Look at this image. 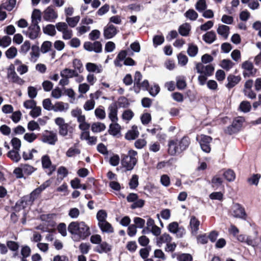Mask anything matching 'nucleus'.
Masks as SVG:
<instances>
[{"label": "nucleus", "instance_id": "c756f323", "mask_svg": "<svg viewBox=\"0 0 261 261\" xmlns=\"http://www.w3.org/2000/svg\"><path fill=\"white\" fill-rule=\"evenodd\" d=\"M216 39V35L215 32L214 31H210L207 32L203 36V40L208 44H211Z\"/></svg>", "mask_w": 261, "mask_h": 261}, {"label": "nucleus", "instance_id": "e2e57ef3", "mask_svg": "<svg viewBox=\"0 0 261 261\" xmlns=\"http://www.w3.org/2000/svg\"><path fill=\"white\" fill-rule=\"evenodd\" d=\"M192 256L188 253H182L177 255V259L178 261H192Z\"/></svg>", "mask_w": 261, "mask_h": 261}, {"label": "nucleus", "instance_id": "58836bf2", "mask_svg": "<svg viewBox=\"0 0 261 261\" xmlns=\"http://www.w3.org/2000/svg\"><path fill=\"white\" fill-rule=\"evenodd\" d=\"M80 18V16H76L72 17L66 16V21L68 26L71 28H74L79 23Z\"/></svg>", "mask_w": 261, "mask_h": 261}, {"label": "nucleus", "instance_id": "bb28decb", "mask_svg": "<svg viewBox=\"0 0 261 261\" xmlns=\"http://www.w3.org/2000/svg\"><path fill=\"white\" fill-rule=\"evenodd\" d=\"M218 34L223 37L225 39L228 37L229 33V27L227 25L220 24L217 29Z\"/></svg>", "mask_w": 261, "mask_h": 261}, {"label": "nucleus", "instance_id": "2f4dec72", "mask_svg": "<svg viewBox=\"0 0 261 261\" xmlns=\"http://www.w3.org/2000/svg\"><path fill=\"white\" fill-rule=\"evenodd\" d=\"M191 30V25L188 23H185L179 26V33L182 36H187Z\"/></svg>", "mask_w": 261, "mask_h": 261}, {"label": "nucleus", "instance_id": "8fccbe9b", "mask_svg": "<svg viewBox=\"0 0 261 261\" xmlns=\"http://www.w3.org/2000/svg\"><path fill=\"white\" fill-rule=\"evenodd\" d=\"M211 182L213 187L218 188L222 185L223 179L219 175H216L213 177Z\"/></svg>", "mask_w": 261, "mask_h": 261}, {"label": "nucleus", "instance_id": "c85d7f7f", "mask_svg": "<svg viewBox=\"0 0 261 261\" xmlns=\"http://www.w3.org/2000/svg\"><path fill=\"white\" fill-rule=\"evenodd\" d=\"M111 250V246L106 242H103L97 245L95 251L99 253H107Z\"/></svg>", "mask_w": 261, "mask_h": 261}, {"label": "nucleus", "instance_id": "69168bd1", "mask_svg": "<svg viewBox=\"0 0 261 261\" xmlns=\"http://www.w3.org/2000/svg\"><path fill=\"white\" fill-rule=\"evenodd\" d=\"M17 50L14 47H11L6 51V56L8 59H13L17 55Z\"/></svg>", "mask_w": 261, "mask_h": 261}, {"label": "nucleus", "instance_id": "4be33fe9", "mask_svg": "<svg viewBox=\"0 0 261 261\" xmlns=\"http://www.w3.org/2000/svg\"><path fill=\"white\" fill-rule=\"evenodd\" d=\"M241 80L240 76H236L232 74H230L227 76V80L228 83L226 85L227 88L231 89L237 84H238Z\"/></svg>", "mask_w": 261, "mask_h": 261}, {"label": "nucleus", "instance_id": "f704fd0d", "mask_svg": "<svg viewBox=\"0 0 261 261\" xmlns=\"http://www.w3.org/2000/svg\"><path fill=\"white\" fill-rule=\"evenodd\" d=\"M120 125L116 122H113L110 125L109 132L113 136H116L120 132Z\"/></svg>", "mask_w": 261, "mask_h": 261}, {"label": "nucleus", "instance_id": "b1692460", "mask_svg": "<svg viewBox=\"0 0 261 261\" xmlns=\"http://www.w3.org/2000/svg\"><path fill=\"white\" fill-rule=\"evenodd\" d=\"M172 237L168 233H164L156 239V243L158 246L161 247L164 243L166 244L170 243L172 241Z\"/></svg>", "mask_w": 261, "mask_h": 261}, {"label": "nucleus", "instance_id": "412c9836", "mask_svg": "<svg viewBox=\"0 0 261 261\" xmlns=\"http://www.w3.org/2000/svg\"><path fill=\"white\" fill-rule=\"evenodd\" d=\"M86 69L90 72H95L100 73L103 71V68L101 65H97L92 63H87L86 65Z\"/></svg>", "mask_w": 261, "mask_h": 261}, {"label": "nucleus", "instance_id": "a18cd8bd", "mask_svg": "<svg viewBox=\"0 0 261 261\" xmlns=\"http://www.w3.org/2000/svg\"><path fill=\"white\" fill-rule=\"evenodd\" d=\"M16 3V0H8L2 4V6L4 9L10 11L14 8Z\"/></svg>", "mask_w": 261, "mask_h": 261}, {"label": "nucleus", "instance_id": "6e6d98bb", "mask_svg": "<svg viewBox=\"0 0 261 261\" xmlns=\"http://www.w3.org/2000/svg\"><path fill=\"white\" fill-rule=\"evenodd\" d=\"M135 226H136V228H144L145 224V221L144 219L140 217H135L133 219Z\"/></svg>", "mask_w": 261, "mask_h": 261}, {"label": "nucleus", "instance_id": "5fc2aeb1", "mask_svg": "<svg viewBox=\"0 0 261 261\" xmlns=\"http://www.w3.org/2000/svg\"><path fill=\"white\" fill-rule=\"evenodd\" d=\"M207 7L205 0H199L195 5L196 9L199 12H203Z\"/></svg>", "mask_w": 261, "mask_h": 261}, {"label": "nucleus", "instance_id": "79ce46f5", "mask_svg": "<svg viewBox=\"0 0 261 261\" xmlns=\"http://www.w3.org/2000/svg\"><path fill=\"white\" fill-rule=\"evenodd\" d=\"M19 150H12L8 153V156L15 162H18L21 159L19 153Z\"/></svg>", "mask_w": 261, "mask_h": 261}, {"label": "nucleus", "instance_id": "13d9d810", "mask_svg": "<svg viewBox=\"0 0 261 261\" xmlns=\"http://www.w3.org/2000/svg\"><path fill=\"white\" fill-rule=\"evenodd\" d=\"M142 75L139 71H136L134 76V88L135 91H137V87L140 85V83L142 80Z\"/></svg>", "mask_w": 261, "mask_h": 261}, {"label": "nucleus", "instance_id": "e433bc0d", "mask_svg": "<svg viewBox=\"0 0 261 261\" xmlns=\"http://www.w3.org/2000/svg\"><path fill=\"white\" fill-rule=\"evenodd\" d=\"M31 252V248L29 246L25 245L22 246L21 249V261H26V258L30 255Z\"/></svg>", "mask_w": 261, "mask_h": 261}, {"label": "nucleus", "instance_id": "a211bd4d", "mask_svg": "<svg viewBox=\"0 0 261 261\" xmlns=\"http://www.w3.org/2000/svg\"><path fill=\"white\" fill-rule=\"evenodd\" d=\"M242 68L245 70L243 72L244 77L250 76L253 75L256 72V70L254 69L252 63L249 61H245L242 64Z\"/></svg>", "mask_w": 261, "mask_h": 261}, {"label": "nucleus", "instance_id": "4c0bfd02", "mask_svg": "<svg viewBox=\"0 0 261 261\" xmlns=\"http://www.w3.org/2000/svg\"><path fill=\"white\" fill-rule=\"evenodd\" d=\"M68 108V104L64 103L62 101L56 102L54 105L53 110L55 112H62L67 110Z\"/></svg>", "mask_w": 261, "mask_h": 261}, {"label": "nucleus", "instance_id": "f8f14e48", "mask_svg": "<svg viewBox=\"0 0 261 261\" xmlns=\"http://www.w3.org/2000/svg\"><path fill=\"white\" fill-rule=\"evenodd\" d=\"M84 48L89 51H94L96 53H100L102 51V44L99 41H95L92 43L87 41L84 43Z\"/></svg>", "mask_w": 261, "mask_h": 261}, {"label": "nucleus", "instance_id": "dca6fc26", "mask_svg": "<svg viewBox=\"0 0 261 261\" xmlns=\"http://www.w3.org/2000/svg\"><path fill=\"white\" fill-rule=\"evenodd\" d=\"M108 117L109 119L113 122H116L118 120V105L116 103H111L108 107Z\"/></svg>", "mask_w": 261, "mask_h": 261}, {"label": "nucleus", "instance_id": "052dcab7", "mask_svg": "<svg viewBox=\"0 0 261 261\" xmlns=\"http://www.w3.org/2000/svg\"><path fill=\"white\" fill-rule=\"evenodd\" d=\"M95 102L94 99H90L86 101L84 105L83 108L85 111H89L94 109Z\"/></svg>", "mask_w": 261, "mask_h": 261}, {"label": "nucleus", "instance_id": "20e7f679", "mask_svg": "<svg viewBox=\"0 0 261 261\" xmlns=\"http://www.w3.org/2000/svg\"><path fill=\"white\" fill-rule=\"evenodd\" d=\"M47 182L41 185L39 187L34 190L29 196L23 197L19 201L16 203V205H19L24 208L28 202H33L41 192L48 186Z\"/></svg>", "mask_w": 261, "mask_h": 261}, {"label": "nucleus", "instance_id": "1a4fd4ad", "mask_svg": "<svg viewBox=\"0 0 261 261\" xmlns=\"http://www.w3.org/2000/svg\"><path fill=\"white\" fill-rule=\"evenodd\" d=\"M58 17V12L53 6H48L43 12V18L47 21L55 22Z\"/></svg>", "mask_w": 261, "mask_h": 261}, {"label": "nucleus", "instance_id": "680f3d73", "mask_svg": "<svg viewBox=\"0 0 261 261\" xmlns=\"http://www.w3.org/2000/svg\"><path fill=\"white\" fill-rule=\"evenodd\" d=\"M37 138V135L34 133H25L23 136V139L29 143H32Z\"/></svg>", "mask_w": 261, "mask_h": 261}, {"label": "nucleus", "instance_id": "f03ea898", "mask_svg": "<svg viewBox=\"0 0 261 261\" xmlns=\"http://www.w3.org/2000/svg\"><path fill=\"white\" fill-rule=\"evenodd\" d=\"M190 144V140L188 137L171 140L168 142V153L171 155L179 154L188 148Z\"/></svg>", "mask_w": 261, "mask_h": 261}, {"label": "nucleus", "instance_id": "4d7b16f0", "mask_svg": "<svg viewBox=\"0 0 261 261\" xmlns=\"http://www.w3.org/2000/svg\"><path fill=\"white\" fill-rule=\"evenodd\" d=\"M198 47L196 45L194 44H190L187 50L188 54L190 57H195L198 53Z\"/></svg>", "mask_w": 261, "mask_h": 261}, {"label": "nucleus", "instance_id": "c03bdc74", "mask_svg": "<svg viewBox=\"0 0 261 261\" xmlns=\"http://www.w3.org/2000/svg\"><path fill=\"white\" fill-rule=\"evenodd\" d=\"M52 43L49 41H44L40 48V51L42 54H46L51 50Z\"/></svg>", "mask_w": 261, "mask_h": 261}, {"label": "nucleus", "instance_id": "0e129e2a", "mask_svg": "<svg viewBox=\"0 0 261 261\" xmlns=\"http://www.w3.org/2000/svg\"><path fill=\"white\" fill-rule=\"evenodd\" d=\"M11 42V39L8 36H5L3 38H0V46L6 47L8 46Z\"/></svg>", "mask_w": 261, "mask_h": 261}, {"label": "nucleus", "instance_id": "423d86ee", "mask_svg": "<svg viewBox=\"0 0 261 261\" xmlns=\"http://www.w3.org/2000/svg\"><path fill=\"white\" fill-rule=\"evenodd\" d=\"M22 33L30 39L35 40L40 35V28L39 25L31 23L26 30L22 31Z\"/></svg>", "mask_w": 261, "mask_h": 261}, {"label": "nucleus", "instance_id": "864d4df0", "mask_svg": "<svg viewBox=\"0 0 261 261\" xmlns=\"http://www.w3.org/2000/svg\"><path fill=\"white\" fill-rule=\"evenodd\" d=\"M81 153L80 150L75 147H71L69 148L67 151L66 154L69 158L74 157L77 154H79Z\"/></svg>", "mask_w": 261, "mask_h": 261}, {"label": "nucleus", "instance_id": "cd10ccee", "mask_svg": "<svg viewBox=\"0 0 261 261\" xmlns=\"http://www.w3.org/2000/svg\"><path fill=\"white\" fill-rule=\"evenodd\" d=\"M98 225L103 232L112 233L114 231L112 225L107 221L98 223Z\"/></svg>", "mask_w": 261, "mask_h": 261}, {"label": "nucleus", "instance_id": "2eb2a0df", "mask_svg": "<svg viewBox=\"0 0 261 261\" xmlns=\"http://www.w3.org/2000/svg\"><path fill=\"white\" fill-rule=\"evenodd\" d=\"M231 214L234 217L238 218H243L246 215L244 208L238 203H234L232 206Z\"/></svg>", "mask_w": 261, "mask_h": 261}, {"label": "nucleus", "instance_id": "6e6552de", "mask_svg": "<svg viewBox=\"0 0 261 261\" xmlns=\"http://www.w3.org/2000/svg\"><path fill=\"white\" fill-rule=\"evenodd\" d=\"M55 122L59 126V135L63 137L66 136L71 128L69 124L65 123L64 119L62 117L56 118Z\"/></svg>", "mask_w": 261, "mask_h": 261}, {"label": "nucleus", "instance_id": "a19ab883", "mask_svg": "<svg viewBox=\"0 0 261 261\" xmlns=\"http://www.w3.org/2000/svg\"><path fill=\"white\" fill-rule=\"evenodd\" d=\"M245 119L243 117H238L236 118L232 123V127L234 128L236 130H239L242 127Z\"/></svg>", "mask_w": 261, "mask_h": 261}, {"label": "nucleus", "instance_id": "09e8293b", "mask_svg": "<svg viewBox=\"0 0 261 261\" xmlns=\"http://www.w3.org/2000/svg\"><path fill=\"white\" fill-rule=\"evenodd\" d=\"M223 175L225 179L228 181H232L236 178V174L231 169H228L223 173Z\"/></svg>", "mask_w": 261, "mask_h": 261}, {"label": "nucleus", "instance_id": "4468645a", "mask_svg": "<svg viewBox=\"0 0 261 261\" xmlns=\"http://www.w3.org/2000/svg\"><path fill=\"white\" fill-rule=\"evenodd\" d=\"M41 163L43 169L48 170V175H51L52 173L55 171L56 167L52 165L51 160L48 155H44L42 156L41 158Z\"/></svg>", "mask_w": 261, "mask_h": 261}, {"label": "nucleus", "instance_id": "338daca9", "mask_svg": "<svg viewBox=\"0 0 261 261\" xmlns=\"http://www.w3.org/2000/svg\"><path fill=\"white\" fill-rule=\"evenodd\" d=\"M164 42V37L163 35H155L153 38V45L156 47L161 45Z\"/></svg>", "mask_w": 261, "mask_h": 261}, {"label": "nucleus", "instance_id": "9d476101", "mask_svg": "<svg viewBox=\"0 0 261 261\" xmlns=\"http://www.w3.org/2000/svg\"><path fill=\"white\" fill-rule=\"evenodd\" d=\"M195 68L197 73L208 76L212 75L214 71V67L213 65L209 64L204 66L202 63H196Z\"/></svg>", "mask_w": 261, "mask_h": 261}, {"label": "nucleus", "instance_id": "39448f33", "mask_svg": "<svg viewBox=\"0 0 261 261\" xmlns=\"http://www.w3.org/2000/svg\"><path fill=\"white\" fill-rule=\"evenodd\" d=\"M196 140L199 142L203 151L206 153L210 152L211 150V143L212 141V137L205 135H200L197 136Z\"/></svg>", "mask_w": 261, "mask_h": 261}, {"label": "nucleus", "instance_id": "ea45409f", "mask_svg": "<svg viewBox=\"0 0 261 261\" xmlns=\"http://www.w3.org/2000/svg\"><path fill=\"white\" fill-rule=\"evenodd\" d=\"M176 86L179 90L184 89L186 86L187 84L186 82V77L184 76H178L176 77Z\"/></svg>", "mask_w": 261, "mask_h": 261}, {"label": "nucleus", "instance_id": "5701e85b", "mask_svg": "<svg viewBox=\"0 0 261 261\" xmlns=\"http://www.w3.org/2000/svg\"><path fill=\"white\" fill-rule=\"evenodd\" d=\"M71 115L73 117L77 119L78 123L82 122L84 119H86L85 115L83 114L82 110L79 108L73 109L71 111Z\"/></svg>", "mask_w": 261, "mask_h": 261}, {"label": "nucleus", "instance_id": "393cba45", "mask_svg": "<svg viewBox=\"0 0 261 261\" xmlns=\"http://www.w3.org/2000/svg\"><path fill=\"white\" fill-rule=\"evenodd\" d=\"M139 132L137 126L134 125L132 129L127 132L125 135V138L128 140H134L138 137Z\"/></svg>", "mask_w": 261, "mask_h": 261}, {"label": "nucleus", "instance_id": "bf43d9fd", "mask_svg": "<svg viewBox=\"0 0 261 261\" xmlns=\"http://www.w3.org/2000/svg\"><path fill=\"white\" fill-rule=\"evenodd\" d=\"M139 185L138 182V176L134 174L132 176L129 182V186L131 189H136Z\"/></svg>", "mask_w": 261, "mask_h": 261}, {"label": "nucleus", "instance_id": "37998d69", "mask_svg": "<svg viewBox=\"0 0 261 261\" xmlns=\"http://www.w3.org/2000/svg\"><path fill=\"white\" fill-rule=\"evenodd\" d=\"M185 16L192 21H194L198 18V13L193 9H189L186 12Z\"/></svg>", "mask_w": 261, "mask_h": 261}, {"label": "nucleus", "instance_id": "de8ad7c7", "mask_svg": "<svg viewBox=\"0 0 261 261\" xmlns=\"http://www.w3.org/2000/svg\"><path fill=\"white\" fill-rule=\"evenodd\" d=\"M234 63L230 60L224 59L222 60L220 63L221 67L226 71H228L231 69Z\"/></svg>", "mask_w": 261, "mask_h": 261}, {"label": "nucleus", "instance_id": "7c9ffc66", "mask_svg": "<svg viewBox=\"0 0 261 261\" xmlns=\"http://www.w3.org/2000/svg\"><path fill=\"white\" fill-rule=\"evenodd\" d=\"M43 32L50 36H54L56 34L55 26L51 24H48L42 28Z\"/></svg>", "mask_w": 261, "mask_h": 261}, {"label": "nucleus", "instance_id": "c9c22d12", "mask_svg": "<svg viewBox=\"0 0 261 261\" xmlns=\"http://www.w3.org/2000/svg\"><path fill=\"white\" fill-rule=\"evenodd\" d=\"M32 24L38 25L39 22L41 21V12L39 10L35 9L33 11L32 16Z\"/></svg>", "mask_w": 261, "mask_h": 261}, {"label": "nucleus", "instance_id": "72a5a7b5", "mask_svg": "<svg viewBox=\"0 0 261 261\" xmlns=\"http://www.w3.org/2000/svg\"><path fill=\"white\" fill-rule=\"evenodd\" d=\"M60 74L62 77L69 79L77 75V72L74 70L65 68L61 71Z\"/></svg>", "mask_w": 261, "mask_h": 261}, {"label": "nucleus", "instance_id": "ddd939ff", "mask_svg": "<svg viewBox=\"0 0 261 261\" xmlns=\"http://www.w3.org/2000/svg\"><path fill=\"white\" fill-rule=\"evenodd\" d=\"M168 230L174 234H176L177 236L181 238L185 233L184 228L179 227L178 224L176 222L170 223L168 226Z\"/></svg>", "mask_w": 261, "mask_h": 261}, {"label": "nucleus", "instance_id": "f3484780", "mask_svg": "<svg viewBox=\"0 0 261 261\" xmlns=\"http://www.w3.org/2000/svg\"><path fill=\"white\" fill-rule=\"evenodd\" d=\"M117 29L113 24H110L109 23L104 28L103 36L107 39L113 38L117 34Z\"/></svg>", "mask_w": 261, "mask_h": 261}, {"label": "nucleus", "instance_id": "f257e3e1", "mask_svg": "<svg viewBox=\"0 0 261 261\" xmlns=\"http://www.w3.org/2000/svg\"><path fill=\"white\" fill-rule=\"evenodd\" d=\"M68 230L75 241L84 240L91 234L89 227L84 222H71L68 226Z\"/></svg>", "mask_w": 261, "mask_h": 261}, {"label": "nucleus", "instance_id": "aec40b11", "mask_svg": "<svg viewBox=\"0 0 261 261\" xmlns=\"http://www.w3.org/2000/svg\"><path fill=\"white\" fill-rule=\"evenodd\" d=\"M200 225V221L194 216H192L190 220V227L191 229V233L193 235L197 234L199 230V226Z\"/></svg>", "mask_w": 261, "mask_h": 261}, {"label": "nucleus", "instance_id": "473e14b6", "mask_svg": "<svg viewBox=\"0 0 261 261\" xmlns=\"http://www.w3.org/2000/svg\"><path fill=\"white\" fill-rule=\"evenodd\" d=\"M106 126L103 123L96 122L91 125V130L93 133H99L105 130Z\"/></svg>", "mask_w": 261, "mask_h": 261}, {"label": "nucleus", "instance_id": "0eeeda50", "mask_svg": "<svg viewBox=\"0 0 261 261\" xmlns=\"http://www.w3.org/2000/svg\"><path fill=\"white\" fill-rule=\"evenodd\" d=\"M7 77L10 82L19 85H22L24 83V81L18 76L16 73L14 66L13 64L10 65L8 68Z\"/></svg>", "mask_w": 261, "mask_h": 261}, {"label": "nucleus", "instance_id": "a878e982", "mask_svg": "<svg viewBox=\"0 0 261 261\" xmlns=\"http://www.w3.org/2000/svg\"><path fill=\"white\" fill-rule=\"evenodd\" d=\"M7 246L10 250L14 252L13 255L14 257L19 256L18 250L19 245L17 242L12 241H9L7 242Z\"/></svg>", "mask_w": 261, "mask_h": 261}, {"label": "nucleus", "instance_id": "9b49d317", "mask_svg": "<svg viewBox=\"0 0 261 261\" xmlns=\"http://www.w3.org/2000/svg\"><path fill=\"white\" fill-rule=\"evenodd\" d=\"M41 141L50 145H55L58 140L57 134L53 131H45L42 135Z\"/></svg>", "mask_w": 261, "mask_h": 261}, {"label": "nucleus", "instance_id": "7ed1b4c3", "mask_svg": "<svg viewBox=\"0 0 261 261\" xmlns=\"http://www.w3.org/2000/svg\"><path fill=\"white\" fill-rule=\"evenodd\" d=\"M137 154L138 153L136 151L129 150L127 155H122L121 164L127 171L133 170L136 165L138 161Z\"/></svg>", "mask_w": 261, "mask_h": 261}, {"label": "nucleus", "instance_id": "774afa93", "mask_svg": "<svg viewBox=\"0 0 261 261\" xmlns=\"http://www.w3.org/2000/svg\"><path fill=\"white\" fill-rule=\"evenodd\" d=\"M94 113L96 117L99 119L102 120L106 118V112L103 109L97 108Z\"/></svg>", "mask_w": 261, "mask_h": 261}, {"label": "nucleus", "instance_id": "603ef678", "mask_svg": "<svg viewBox=\"0 0 261 261\" xmlns=\"http://www.w3.org/2000/svg\"><path fill=\"white\" fill-rule=\"evenodd\" d=\"M107 218V213L106 211L101 210L98 211L96 215V218L98 220V223L103 221H106Z\"/></svg>", "mask_w": 261, "mask_h": 261}, {"label": "nucleus", "instance_id": "49530a36", "mask_svg": "<svg viewBox=\"0 0 261 261\" xmlns=\"http://www.w3.org/2000/svg\"><path fill=\"white\" fill-rule=\"evenodd\" d=\"M134 116V112L130 109L123 111L122 115V118L123 120L128 123Z\"/></svg>", "mask_w": 261, "mask_h": 261}, {"label": "nucleus", "instance_id": "6ab92c4d", "mask_svg": "<svg viewBox=\"0 0 261 261\" xmlns=\"http://www.w3.org/2000/svg\"><path fill=\"white\" fill-rule=\"evenodd\" d=\"M40 49L38 45H33L30 53V60L31 62L35 63L40 57Z\"/></svg>", "mask_w": 261, "mask_h": 261}, {"label": "nucleus", "instance_id": "3c124183", "mask_svg": "<svg viewBox=\"0 0 261 261\" xmlns=\"http://www.w3.org/2000/svg\"><path fill=\"white\" fill-rule=\"evenodd\" d=\"M240 110L244 113L249 112L251 108L250 103L248 101H243L240 105Z\"/></svg>", "mask_w": 261, "mask_h": 261}]
</instances>
